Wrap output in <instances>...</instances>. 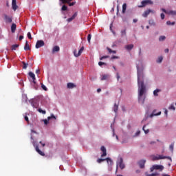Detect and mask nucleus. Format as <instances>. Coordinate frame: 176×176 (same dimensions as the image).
Segmentation results:
<instances>
[{
	"label": "nucleus",
	"mask_w": 176,
	"mask_h": 176,
	"mask_svg": "<svg viewBox=\"0 0 176 176\" xmlns=\"http://www.w3.org/2000/svg\"><path fill=\"white\" fill-rule=\"evenodd\" d=\"M28 38H29V39H32V36H31V32H28Z\"/></svg>",
	"instance_id": "49"
},
{
	"label": "nucleus",
	"mask_w": 176,
	"mask_h": 176,
	"mask_svg": "<svg viewBox=\"0 0 176 176\" xmlns=\"http://www.w3.org/2000/svg\"><path fill=\"white\" fill-rule=\"evenodd\" d=\"M24 50H31V47H30V45H28V41H25V44L24 46Z\"/></svg>",
	"instance_id": "22"
},
{
	"label": "nucleus",
	"mask_w": 176,
	"mask_h": 176,
	"mask_svg": "<svg viewBox=\"0 0 176 176\" xmlns=\"http://www.w3.org/2000/svg\"><path fill=\"white\" fill-rule=\"evenodd\" d=\"M133 23H137V21H138V19H133Z\"/></svg>",
	"instance_id": "64"
},
{
	"label": "nucleus",
	"mask_w": 176,
	"mask_h": 176,
	"mask_svg": "<svg viewBox=\"0 0 176 176\" xmlns=\"http://www.w3.org/2000/svg\"><path fill=\"white\" fill-rule=\"evenodd\" d=\"M50 119H56V116L54 115H51V116L47 117V120H50Z\"/></svg>",
	"instance_id": "42"
},
{
	"label": "nucleus",
	"mask_w": 176,
	"mask_h": 176,
	"mask_svg": "<svg viewBox=\"0 0 176 176\" xmlns=\"http://www.w3.org/2000/svg\"><path fill=\"white\" fill-rule=\"evenodd\" d=\"M168 14H172L173 16H175L176 15V11L170 10L168 12Z\"/></svg>",
	"instance_id": "36"
},
{
	"label": "nucleus",
	"mask_w": 176,
	"mask_h": 176,
	"mask_svg": "<svg viewBox=\"0 0 176 176\" xmlns=\"http://www.w3.org/2000/svg\"><path fill=\"white\" fill-rule=\"evenodd\" d=\"M141 6H138V8H145L146 5H153V1L151 0H144L141 2Z\"/></svg>",
	"instance_id": "3"
},
{
	"label": "nucleus",
	"mask_w": 176,
	"mask_h": 176,
	"mask_svg": "<svg viewBox=\"0 0 176 176\" xmlns=\"http://www.w3.org/2000/svg\"><path fill=\"white\" fill-rule=\"evenodd\" d=\"M138 69V100L140 104L145 102V98L142 97L145 93L146 87L144 84V68L140 69V66L137 65Z\"/></svg>",
	"instance_id": "1"
},
{
	"label": "nucleus",
	"mask_w": 176,
	"mask_h": 176,
	"mask_svg": "<svg viewBox=\"0 0 176 176\" xmlns=\"http://www.w3.org/2000/svg\"><path fill=\"white\" fill-rule=\"evenodd\" d=\"M142 130L144 131L145 134L149 133V129L145 130V125L143 126Z\"/></svg>",
	"instance_id": "43"
},
{
	"label": "nucleus",
	"mask_w": 176,
	"mask_h": 176,
	"mask_svg": "<svg viewBox=\"0 0 176 176\" xmlns=\"http://www.w3.org/2000/svg\"><path fill=\"white\" fill-rule=\"evenodd\" d=\"M100 151L103 152V153L101 155V157H104L107 155V148H105V146H102L100 148Z\"/></svg>",
	"instance_id": "14"
},
{
	"label": "nucleus",
	"mask_w": 176,
	"mask_h": 176,
	"mask_svg": "<svg viewBox=\"0 0 176 176\" xmlns=\"http://www.w3.org/2000/svg\"><path fill=\"white\" fill-rule=\"evenodd\" d=\"M164 52H165V53H168V52H169L168 48L165 49Z\"/></svg>",
	"instance_id": "61"
},
{
	"label": "nucleus",
	"mask_w": 176,
	"mask_h": 176,
	"mask_svg": "<svg viewBox=\"0 0 176 176\" xmlns=\"http://www.w3.org/2000/svg\"><path fill=\"white\" fill-rule=\"evenodd\" d=\"M31 105L33 108H38L39 107V102L36 100H31Z\"/></svg>",
	"instance_id": "7"
},
{
	"label": "nucleus",
	"mask_w": 176,
	"mask_h": 176,
	"mask_svg": "<svg viewBox=\"0 0 176 176\" xmlns=\"http://www.w3.org/2000/svg\"><path fill=\"white\" fill-rule=\"evenodd\" d=\"M160 91H162V90L159 89H157L155 90H154L153 91V95L155 96V97H157V96H159V94L157 93H160Z\"/></svg>",
	"instance_id": "24"
},
{
	"label": "nucleus",
	"mask_w": 176,
	"mask_h": 176,
	"mask_svg": "<svg viewBox=\"0 0 176 176\" xmlns=\"http://www.w3.org/2000/svg\"><path fill=\"white\" fill-rule=\"evenodd\" d=\"M67 89H74L75 87H76V85H75V84L72 83V82H69L67 83Z\"/></svg>",
	"instance_id": "19"
},
{
	"label": "nucleus",
	"mask_w": 176,
	"mask_h": 176,
	"mask_svg": "<svg viewBox=\"0 0 176 176\" xmlns=\"http://www.w3.org/2000/svg\"><path fill=\"white\" fill-rule=\"evenodd\" d=\"M121 36H126V29L121 30Z\"/></svg>",
	"instance_id": "29"
},
{
	"label": "nucleus",
	"mask_w": 176,
	"mask_h": 176,
	"mask_svg": "<svg viewBox=\"0 0 176 176\" xmlns=\"http://www.w3.org/2000/svg\"><path fill=\"white\" fill-rule=\"evenodd\" d=\"M140 131H138L137 133H136V135H140Z\"/></svg>",
	"instance_id": "63"
},
{
	"label": "nucleus",
	"mask_w": 176,
	"mask_h": 176,
	"mask_svg": "<svg viewBox=\"0 0 176 176\" xmlns=\"http://www.w3.org/2000/svg\"><path fill=\"white\" fill-rule=\"evenodd\" d=\"M62 3L65 4V3H69L72 0H60Z\"/></svg>",
	"instance_id": "32"
},
{
	"label": "nucleus",
	"mask_w": 176,
	"mask_h": 176,
	"mask_svg": "<svg viewBox=\"0 0 176 176\" xmlns=\"http://www.w3.org/2000/svg\"><path fill=\"white\" fill-rule=\"evenodd\" d=\"M83 50H85V47H82L79 50L78 52H77L76 50H75V51L74 52V54L75 57H79V56H80V55L82 54V52H83Z\"/></svg>",
	"instance_id": "8"
},
{
	"label": "nucleus",
	"mask_w": 176,
	"mask_h": 176,
	"mask_svg": "<svg viewBox=\"0 0 176 176\" xmlns=\"http://www.w3.org/2000/svg\"><path fill=\"white\" fill-rule=\"evenodd\" d=\"M4 20L6 23H12V17L8 16L7 14H4Z\"/></svg>",
	"instance_id": "12"
},
{
	"label": "nucleus",
	"mask_w": 176,
	"mask_h": 176,
	"mask_svg": "<svg viewBox=\"0 0 176 176\" xmlns=\"http://www.w3.org/2000/svg\"><path fill=\"white\" fill-rule=\"evenodd\" d=\"M38 111L40 113H43V115H46V111L42 110V109H38Z\"/></svg>",
	"instance_id": "34"
},
{
	"label": "nucleus",
	"mask_w": 176,
	"mask_h": 176,
	"mask_svg": "<svg viewBox=\"0 0 176 176\" xmlns=\"http://www.w3.org/2000/svg\"><path fill=\"white\" fill-rule=\"evenodd\" d=\"M43 46H45V41L42 40L37 41L36 43V49H39L40 47H42Z\"/></svg>",
	"instance_id": "6"
},
{
	"label": "nucleus",
	"mask_w": 176,
	"mask_h": 176,
	"mask_svg": "<svg viewBox=\"0 0 176 176\" xmlns=\"http://www.w3.org/2000/svg\"><path fill=\"white\" fill-rule=\"evenodd\" d=\"M41 72V70H39V69L36 70V74H39V73Z\"/></svg>",
	"instance_id": "60"
},
{
	"label": "nucleus",
	"mask_w": 176,
	"mask_h": 176,
	"mask_svg": "<svg viewBox=\"0 0 176 176\" xmlns=\"http://www.w3.org/2000/svg\"><path fill=\"white\" fill-rule=\"evenodd\" d=\"M164 166L163 165H153V167L151 168V172L153 171V170H160L162 171L164 170Z\"/></svg>",
	"instance_id": "4"
},
{
	"label": "nucleus",
	"mask_w": 176,
	"mask_h": 176,
	"mask_svg": "<svg viewBox=\"0 0 176 176\" xmlns=\"http://www.w3.org/2000/svg\"><path fill=\"white\" fill-rule=\"evenodd\" d=\"M116 76H117V80H119V79H120V76L119 75V73H117Z\"/></svg>",
	"instance_id": "55"
},
{
	"label": "nucleus",
	"mask_w": 176,
	"mask_h": 176,
	"mask_svg": "<svg viewBox=\"0 0 176 176\" xmlns=\"http://www.w3.org/2000/svg\"><path fill=\"white\" fill-rule=\"evenodd\" d=\"M115 59H119V56H111V60H115Z\"/></svg>",
	"instance_id": "50"
},
{
	"label": "nucleus",
	"mask_w": 176,
	"mask_h": 176,
	"mask_svg": "<svg viewBox=\"0 0 176 176\" xmlns=\"http://www.w3.org/2000/svg\"><path fill=\"white\" fill-rule=\"evenodd\" d=\"M41 88L43 89V90H45V91H47V87H46L45 85L42 84Z\"/></svg>",
	"instance_id": "41"
},
{
	"label": "nucleus",
	"mask_w": 176,
	"mask_h": 176,
	"mask_svg": "<svg viewBox=\"0 0 176 176\" xmlns=\"http://www.w3.org/2000/svg\"><path fill=\"white\" fill-rule=\"evenodd\" d=\"M56 52H60V47H58V45L54 46L52 49L53 54L54 53H56Z\"/></svg>",
	"instance_id": "20"
},
{
	"label": "nucleus",
	"mask_w": 176,
	"mask_h": 176,
	"mask_svg": "<svg viewBox=\"0 0 176 176\" xmlns=\"http://www.w3.org/2000/svg\"><path fill=\"white\" fill-rule=\"evenodd\" d=\"M17 47H19V45L15 44V45H12L11 49H12V50H16L17 49Z\"/></svg>",
	"instance_id": "31"
},
{
	"label": "nucleus",
	"mask_w": 176,
	"mask_h": 176,
	"mask_svg": "<svg viewBox=\"0 0 176 176\" xmlns=\"http://www.w3.org/2000/svg\"><path fill=\"white\" fill-rule=\"evenodd\" d=\"M164 113L167 116V113H168V111H167V109H166L165 111H164Z\"/></svg>",
	"instance_id": "62"
},
{
	"label": "nucleus",
	"mask_w": 176,
	"mask_h": 176,
	"mask_svg": "<svg viewBox=\"0 0 176 176\" xmlns=\"http://www.w3.org/2000/svg\"><path fill=\"white\" fill-rule=\"evenodd\" d=\"M126 9H127V4L124 3L122 5V13L123 14L126 13Z\"/></svg>",
	"instance_id": "27"
},
{
	"label": "nucleus",
	"mask_w": 176,
	"mask_h": 176,
	"mask_svg": "<svg viewBox=\"0 0 176 176\" xmlns=\"http://www.w3.org/2000/svg\"><path fill=\"white\" fill-rule=\"evenodd\" d=\"M169 149L170 151H171V152L174 151V143H172L170 146H169Z\"/></svg>",
	"instance_id": "35"
},
{
	"label": "nucleus",
	"mask_w": 176,
	"mask_h": 176,
	"mask_svg": "<svg viewBox=\"0 0 176 176\" xmlns=\"http://www.w3.org/2000/svg\"><path fill=\"white\" fill-rule=\"evenodd\" d=\"M118 166H119L120 168H121V170H123V168H124L125 166L123 164V158L120 157L117 162V167Z\"/></svg>",
	"instance_id": "5"
},
{
	"label": "nucleus",
	"mask_w": 176,
	"mask_h": 176,
	"mask_svg": "<svg viewBox=\"0 0 176 176\" xmlns=\"http://www.w3.org/2000/svg\"><path fill=\"white\" fill-rule=\"evenodd\" d=\"M45 124H49V120H43Z\"/></svg>",
	"instance_id": "52"
},
{
	"label": "nucleus",
	"mask_w": 176,
	"mask_h": 176,
	"mask_svg": "<svg viewBox=\"0 0 176 176\" xmlns=\"http://www.w3.org/2000/svg\"><path fill=\"white\" fill-rule=\"evenodd\" d=\"M164 17H165V15H164L163 13H162V14H161V19H162V20H164Z\"/></svg>",
	"instance_id": "54"
},
{
	"label": "nucleus",
	"mask_w": 176,
	"mask_h": 176,
	"mask_svg": "<svg viewBox=\"0 0 176 176\" xmlns=\"http://www.w3.org/2000/svg\"><path fill=\"white\" fill-rule=\"evenodd\" d=\"M161 10H162V12H164V13H167V14H168V12H167V11H166V9H164V8H162Z\"/></svg>",
	"instance_id": "56"
},
{
	"label": "nucleus",
	"mask_w": 176,
	"mask_h": 176,
	"mask_svg": "<svg viewBox=\"0 0 176 176\" xmlns=\"http://www.w3.org/2000/svg\"><path fill=\"white\" fill-rule=\"evenodd\" d=\"M102 162H105V159L99 158L97 160L98 163H102Z\"/></svg>",
	"instance_id": "39"
},
{
	"label": "nucleus",
	"mask_w": 176,
	"mask_h": 176,
	"mask_svg": "<svg viewBox=\"0 0 176 176\" xmlns=\"http://www.w3.org/2000/svg\"><path fill=\"white\" fill-rule=\"evenodd\" d=\"M75 3H76V2L74 1V2H69V3H68L69 6H74V5H75Z\"/></svg>",
	"instance_id": "51"
},
{
	"label": "nucleus",
	"mask_w": 176,
	"mask_h": 176,
	"mask_svg": "<svg viewBox=\"0 0 176 176\" xmlns=\"http://www.w3.org/2000/svg\"><path fill=\"white\" fill-rule=\"evenodd\" d=\"M145 163H146L145 160H141L138 162V164L141 168H144L145 167Z\"/></svg>",
	"instance_id": "9"
},
{
	"label": "nucleus",
	"mask_w": 176,
	"mask_h": 176,
	"mask_svg": "<svg viewBox=\"0 0 176 176\" xmlns=\"http://www.w3.org/2000/svg\"><path fill=\"white\" fill-rule=\"evenodd\" d=\"M29 76L30 78H32V80H33V82L35 83V80L36 78H35V74L34 73H32V72H29Z\"/></svg>",
	"instance_id": "18"
},
{
	"label": "nucleus",
	"mask_w": 176,
	"mask_h": 176,
	"mask_svg": "<svg viewBox=\"0 0 176 176\" xmlns=\"http://www.w3.org/2000/svg\"><path fill=\"white\" fill-rule=\"evenodd\" d=\"M61 10L63 12H65V11L68 10V7H67V6H65V5H63L61 8Z\"/></svg>",
	"instance_id": "30"
},
{
	"label": "nucleus",
	"mask_w": 176,
	"mask_h": 176,
	"mask_svg": "<svg viewBox=\"0 0 176 176\" xmlns=\"http://www.w3.org/2000/svg\"><path fill=\"white\" fill-rule=\"evenodd\" d=\"M133 47H134V45H133V44L126 45L125 46V49H126V50H131L133 49Z\"/></svg>",
	"instance_id": "23"
},
{
	"label": "nucleus",
	"mask_w": 176,
	"mask_h": 176,
	"mask_svg": "<svg viewBox=\"0 0 176 176\" xmlns=\"http://www.w3.org/2000/svg\"><path fill=\"white\" fill-rule=\"evenodd\" d=\"M148 24L150 25H156V23H155V21L154 20H149L148 21Z\"/></svg>",
	"instance_id": "33"
},
{
	"label": "nucleus",
	"mask_w": 176,
	"mask_h": 176,
	"mask_svg": "<svg viewBox=\"0 0 176 176\" xmlns=\"http://www.w3.org/2000/svg\"><path fill=\"white\" fill-rule=\"evenodd\" d=\"M16 28H17V25H16V23H12L11 25V32H12V34H14V32H16Z\"/></svg>",
	"instance_id": "17"
},
{
	"label": "nucleus",
	"mask_w": 176,
	"mask_h": 176,
	"mask_svg": "<svg viewBox=\"0 0 176 176\" xmlns=\"http://www.w3.org/2000/svg\"><path fill=\"white\" fill-rule=\"evenodd\" d=\"M35 149L38 155H41V156H45V153L39 149V146L38 145L36 146Z\"/></svg>",
	"instance_id": "13"
},
{
	"label": "nucleus",
	"mask_w": 176,
	"mask_h": 176,
	"mask_svg": "<svg viewBox=\"0 0 176 176\" xmlns=\"http://www.w3.org/2000/svg\"><path fill=\"white\" fill-rule=\"evenodd\" d=\"M91 40V34H89L87 36V41L89 43H90V41Z\"/></svg>",
	"instance_id": "44"
},
{
	"label": "nucleus",
	"mask_w": 176,
	"mask_h": 176,
	"mask_svg": "<svg viewBox=\"0 0 176 176\" xmlns=\"http://www.w3.org/2000/svg\"><path fill=\"white\" fill-rule=\"evenodd\" d=\"M164 39H166V36H160L159 38V41L160 42H162V41H164Z\"/></svg>",
	"instance_id": "40"
},
{
	"label": "nucleus",
	"mask_w": 176,
	"mask_h": 176,
	"mask_svg": "<svg viewBox=\"0 0 176 176\" xmlns=\"http://www.w3.org/2000/svg\"><path fill=\"white\" fill-rule=\"evenodd\" d=\"M105 160L110 166H112L113 164V162L112 161V160H111V158H106Z\"/></svg>",
	"instance_id": "25"
},
{
	"label": "nucleus",
	"mask_w": 176,
	"mask_h": 176,
	"mask_svg": "<svg viewBox=\"0 0 176 176\" xmlns=\"http://www.w3.org/2000/svg\"><path fill=\"white\" fill-rule=\"evenodd\" d=\"M163 61V56H160L158 60H157V63H162Z\"/></svg>",
	"instance_id": "45"
},
{
	"label": "nucleus",
	"mask_w": 176,
	"mask_h": 176,
	"mask_svg": "<svg viewBox=\"0 0 176 176\" xmlns=\"http://www.w3.org/2000/svg\"><path fill=\"white\" fill-rule=\"evenodd\" d=\"M146 175H147V176H157V175H159V173H155L148 175V173H146Z\"/></svg>",
	"instance_id": "38"
},
{
	"label": "nucleus",
	"mask_w": 176,
	"mask_h": 176,
	"mask_svg": "<svg viewBox=\"0 0 176 176\" xmlns=\"http://www.w3.org/2000/svg\"><path fill=\"white\" fill-rule=\"evenodd\" d=\"M150 13H155V11L151 10H146V11L143 13L142 16H143V17H148V15Z\"/></svg>",
	"instance_id": "11"
},
{
	"label": "nucleus",
	"mask_w": 176,
	"mask_h": 176,
	"mask_svg": "<svg viewBox=\"0 0 176 176\" xmlns=\"http://www.w3.org/2000/svg\"><path fill=\"white\" fill-rule=\"evenodd\" d=\"M39 144H41L43 147L46 145L45 143H43L42 141H40V142H39Z\"/></svg>",
	"instance_id": "57"
},
{
	"label": "nucleus",
	"mask_w": 176,
	"mask_h": 176,
	"mask_svg": "<svg viewBox=\"0 0 176 176\" xmlns=\"http://www.w3.org/2000/svg\"><path fill=\"white\" fill-rule=\"evenodd\" d=\"M108 78H109V75L108 74H104L102 78H101V80H107V79H108Z\"/></svg>",
	"instance_id": "26"
},
{
	"label": "nucleus",
	"mask_w": 176,
	"mask_h": 176,
	"mask_svg": "<svg viewBox=\"0 0 176 176\" xmlns=\"http://www.w3.org/2000/svg\"><path fill=\"white\" fill-rule=\"evenodd\" d=\"M76 16H78V12H75L72 17L67 19L68 23H71L72 20H75V19L76 18Z\"/></svg>",
	"instance_id": "16"
},
{
	"label": "nucleus",
	"mask_w": 176,
	"mask_h": 176,
	"mask_svg": "<svg viewBox=\"0 0 176 176\" xmlns=\"http://www.w3.org/2000/svg\"><path fill=\"white\" fill-rule=\"evenodd\" d=\"M160 115H162V111L156 113V110H154L153 113L151 114L150 117L153 118V116H159Z\"/></svg>",
	"instance_id": "15"
},
{
	"label": "nucleus",
	"mask_w": 176,
	"mask_h": 176,
	"mask_svg": "<svg viewBox=\"0 0 176 176\" xmlns=\"http://www.w3.org/2000/svg\"><path fill=\"white\" fill-rule=\"evenodd\" d=\"M107 50H108L109 53H110V54L112 53V52H113V50L109 47H107Z\"/></svg>",
	"instance_id": "53"
},
{
	"label": "nucleus",
	"mask_w": 176,
	"mask_h": 176,
	"mask_svg": "<svg viewBox=\"0 0 176 176\" xmlns=\"http://www.w3.org/2000/svg\"><path fill=\"white\" fill-rule=\"evenodd\" d=\"M22 39H24V36H19V41H22Z\"/></svg>",
	"instance_id": "59"
},
{
	"label": "nucleus",
	"mask_w": 176,
	"mask_h": 176,
	"mask_svg": "<svg viewBox=\"0 0 176 176\" xmlns=\"http://www.w3.org/2000/svg\"><path fill=\"white\" fill-rule=\"evenodd\" d=\"M169 109H173V111H175V107H174V104H171L169 107Z\"/></svg>",
	"instance_id": "48"
},
{
	"label": "nucleus",
	"mask_w": 176,
	"mask_h": 176,
	"mask_svg": "<svg viewBox=\"0 0 176 176\" xmlns=\"http://www.w3.org/2000/svg\"><path fill=\"white\" fill-rule=\"evenodd\" d=\"M162 159H168L169 160H170V162H172V160H173L170 158V157L164 156L163 155H158L153 156V160H160Z\"/></svg>",
	"instance_id": "2"
},
{
	"label": "nucleus",
	"mask_w": 176,
	"mask_h": 176,
	"mask_svg": "<svg viewBox=\"0 0 176 176\" xmlns=\"http://www.w3.org/2000/svg\"><path fill=\"white\" fill-rule=\"evenodd\" d=\"M12 6L13 10H14V11L17 10L19 6H17V3H16V0H12Z\"/></svg>",
	"instance_id": "10"
},
{
	"label": "nucleus",
	"mask_w": 176,
	"mask_h": 176,
	"mask_svg": "<svg viewBox=\"0 0 176 176\" xmlns=\"http://www.w3.org/2000/svg\"><path fill=\"white\" fill-rule=\"evenodd\" d=\"M98 65L102 67V65H107V63L100 61L98 63Z\"/></svg>",
	"instance_id": "46"
},
{
	"label": "nucleus",
	"mask_w": 176,
	"mask_h": 176,
	"mask_svg": "<svg viewBox=\"0 0 176 176\" xmlns=\"http://www.w3.org/2000/svg\"><path fill=\"white\" fill-rule=\"evenodd\" d=\"M104 58H109V56H103L100 58V60H104Z\"/></svg>",
	"instance_id": "47"
},
{
	"label": "nucleus",
	"mask_w": 176,
	"mask_h": 176,
	"mask_svg": "<svg viewBox=\"0 0 176 176\" xmlns=\"http://www.w3.org/2000/svg\"><path fill=\"white\" fill-rule=\"evenodd\" d=\"M118 109H119V105L116 104V103L114 104V106L113 107V111L115 112V113H118Z\"/></svg>",
	"instance_id": "21"
},
{
	"label": "nucleus",
	"mask_w": 176,
	"mask_h": 176,
	"mask_svg": "<svg viewBox=\"0 0 176 176\" xmlns=\"http://www.w3.org/2000/svg\"><path fill=\"white\" fill-rule=\"evenodd\" d=\"M25 120L26 122H28H28H30V120H28V116H25Z\"/></svg>",
	"instance_id": "58"
},
{
	"label": "nucleus",
	"mask_w": 176,
	"mask_h": 176,
	"mask_svg": "<svg viewBox=\"0 0 176 176\" xmlns=\"http://www.w3.org/2000/svg\"><path fill=\"white\" fill-rule=\"evenodd\" d=\"M23 64V69H27L28 67V63H25V62L23 61L22 62Z\"/></svg>",
	"instance_id": "28"
},
{
	"label": "nucleus",
	"mask_w": 176,
	"mask_h": 176,
	"mask_svg": "<svg viewBox=\"0 0 176 176\" xmlns=\"http://www.w3.org/2000/svg\"><path fill=\"white\" fill-rule=\"evenodd\" d=\"M167 25H174L175 24V22H171L170 21H166Z\"/></svg>",
	"instance_id": "37"
}]
</instances>
